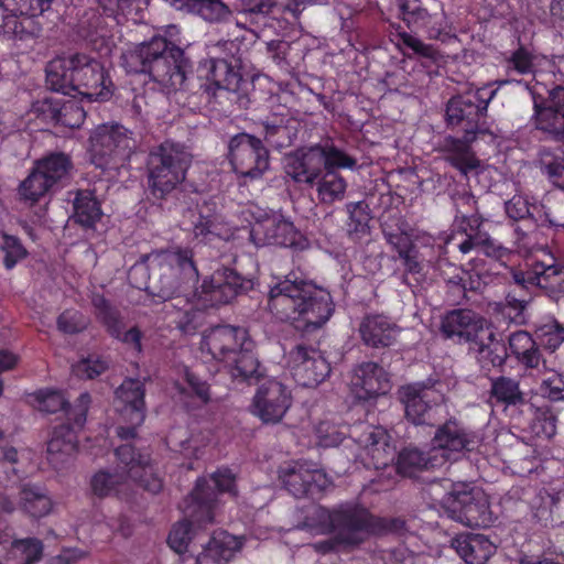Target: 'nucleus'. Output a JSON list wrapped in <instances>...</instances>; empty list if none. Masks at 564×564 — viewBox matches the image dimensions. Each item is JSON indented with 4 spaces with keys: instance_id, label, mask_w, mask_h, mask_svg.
Returning <instances> with one entry per match:
<instances>
[{
    "instance_id": "obj_1",
    "label": "nucleus",
    "mask_w": 564,
    "mask_h": 564,
    "mask_svg": "<svg viewBox=\"0 0 564 564\" xmlns=\"http://www.w3.org/2000/svg\"><path fill=\"white\" fill-rule=\"evenodd\" d=\"M194 254L189 248H174L154 250L142 256V261L150 270L159 271V290L155 295L171 303L173 307L184 302L183 317L178 321L183 332L197 328L196 318L202 308L218 307L229 304L238 295L252 289V281L246 279L236 270L221 267L203 280L199 290L195 289L196 304L189 302L188 295L198 282L199 273L194 262Z\"/></svg>"
},
{
    "instance_id": "obj_2",
    "label": "nucleus",
    "mask_w": 564,
    "mask_h": 564,
    "mask_svg": "<svg viewBox=\"0 0 564 564\" xmlns=\"http://www.w3.org/2000/svg\"><path fill=\"white\" fill-rule=\"evenodd\" d=\"M267 308L276 322L311 330L326 324L335 311V303L329 291L290 272L276 278L269 286Z\"/></svg>"
},
{
    "instance_id": "obj_3",
    "label": "nucleus",
    "mask_w": 564,
    "mask_h": 564,
    "mask_svg": "<svg viewBox=\"0 0 564 564\" xmlns=\"http://www.w3.org/2000/svg\"><path fill=\"white\" fill-rule=\"evenodd\" d=\"M219 494L237 496L236 475L229 468H218L209 478H198L194 489L184 500V519L172 527L167 536V544L180 555L181 563L193 557L186 554L193 539V528L203 529L214 522Z\"/></svg>"
},
{
    "instance_id": "obj_4",
    "label": "nucleus",
    "mask_w": 564,
    "mask_h": 564,
    "mask_svg": "<svg viewBox=\"0 0 564 564\" xmlns=\"http://www.w3.org/2000/svg\"><path fill=\"white\" fill-rule=\"evenodd\" d=\"M121 58L127 73L148 74L166 94L184 88L191 67L184 51L163 36H153L123 53Z\"/></svg>"
},
{
    "instance_id": "obj_5",
    "label": "nucleus",
    "mask_w": 564,
    "mask_h": 564,
    "mask_svg": "<svg viewBox=\"0 0 564 564\" xmlns=\"http://www.w3.org/2000/svg\"><path fill=\"white\" fill-rule=\"evenodd\" d=\"M46 85L63 95L77 93L89 101H105L112 94V82L101 63L80 53L51 61L46 66Z\"/></svg>"
},
{
    "instance_id": "obj_6",
    "label": "nucleus",
    "mask_w": 564,
    "mask_h": 564,
    "mask_svg": "<svg viewBox=\"0 0 564 564\" xmlns=\"http://www.w3.org/2000/svg\"><path fill=\"white\" fill-rule=\"evenodd\" d=\"M34 399L40 411L65 414L66 422L53 429L47 442V460L54 466L64 465L78 451V432L86 423L91 397L83 392L72 405L62 391L43 389L34 393Z\"/></svg>"
},
{
    "instance_id": "obj_7",
    "label": "nucleus",
    "mask_w": 564,
    "mask_h": 564,
    "mask_svg": "<svg viewBox=\"0 0 564 564\" xmlns=\"http://www.w3.org/2000/svg\"><path fill=\"white\" fill-rule=\"evenodd\" d=\"M192 154L182 143L165 140L147 156V191L155 202L167 200L182 186L192 165Z\"/></svg>"
},
{
    "instance_id": "obj_8",
    "label": "nucleus",
    "mask_w": 564,
    "mask_h": 564,
    "mask_svg": "<svg viewBox=\"0 0 564 564\" xmlns=\"http://www.w3.org/2000/svg\"><path fill=\"white\" fill-rule=\"evenodd\" d=\"M328 531L338 532L344 538H352L356 546L362 543L360 533L384 535L401 533L405 521L401 518H386L372 514L359 505H341L327 511Z\"/></svg>"
},
{
    "instance_id": "obj_9",
    "label": "nucleus",
    "mask_w": 564,
    "mask_h": 564,
    "mask_svg": "<svg viewBox=\"0 0 564 564\" xmlns=\"http://www.w3.org/2000/svg\"><path fill=\"white\" fill-rule=\"evenodd\" d=\"M498 89H490V84L476 90L452 96L446 104L445 120L448 128L463 131L468 139H476L484 133L487 124V111Z\"/></svg>"
},
{
    "instance_id": "obj_10",
    "label": "nucleus",
    "mask_w": 564,
    "mask_h": 564,
    "mask_svg": "<svg viewBox=\"0 0 564 564\" xmlns=\"http://www.w3.org/2000/svg\"><path fill=\"white\" fill-rule=\"evenodd\" d=\"M132 132L119 123L98 126L89 138L90 162L102 171L124 167L134 151Z\"/></svg>"
},
{
    "instance_id": "obj_11",
    "label": "nucleus",
    "mask_w": 564,
    "mask_h": 564,
    "mask_svg": "<svg viewBox=\"0 0 564 564\" xmlns=\"http://www.w3.org/2000/svg\"><path fill=\"white\" fill-rule=\"evenodd\" d=\"M448 518L469 528H487L494 523L488 497L478 489L453 490L442 499Z\"/></svg>"
},
{
    "instance_id": "obj_12",
    "label": "nucleus",
    "mask_w": 564,
    "mask_h": 564,
    "mask_svg": "<svg viewBox=\"0 0 564 564\" xmlns=\"http://www.w3.org/2000/svg\"><path fill=\"white\" fill-rule=\"evenodd\" d=\"M321 0H242L240 15L245 22L254 25L253 32L261 28H273V22L291 24L295 22L306 4Z\"/></svg>"
},
{
    "instance_id": "obj_13",
    "label": "nucleus",
    "mask_w": 564,
    "mask_h": 564,
    "mask_svg": "<svg viewBox=\"0 0 564 564\" xmlns=\"http://www.w3.org/2000/svg\"><path fill=\"white\" fill-rule=\"evenodd\" d=\"M228 160L236 174L250 180L262 177L270 165L269 151L261 139L247 132L231 137Z\"/></svg>"
},
{
    "instance_id": "obj_14",
    "label": "nucleus",
    "mask_w": 564,
    "mask_h": 564,
    "mask_svg": "<svg viewBox=\"0 0 564 564\" xmlns=\"http://www.w3.org/2000/svg\"><path fill=\"white\" fill-rule=\"evenodd\" d=\"M399 18L412 33H421L425 39L443 44L457 39L452 22L444 12L430 13L427 9L410 0H398Z\"/></svg>"
},
{
    "instance_id": "obj_15",
    "label": "nucleus",
    "mask_w": 564,
    "mask_h": 564,
    "mask_svg": "<svg viewBox=\"0 0 564 564\" xmlns=\"http://www.w3.org/2000/svg\"><path fill=\"white\" fill-rule=\"evenodd\" d=\"M243 231L257 248L279 246L303 250L307 246V239L295 228L293 223L268 214L256 218L251 227L245 228Z\"/></svg>"
},
{
    "instance_id": "obj_16",
    "label": "nucleus",
    "mask_w": 564,
    "mask_h": 564,
    "mask_svg": "<svg viewBox=\"0 0 564 564\" xmlns=\"http://www.w3.org/2000/svg\"><path fill=\"white\" fill-rule=\"evenodd\" d=\"M200 80L198 90L205 96L206 102L217 101L225 94L238 93L243 83L242 76L223 58H209L197 68Z\"/></svg>"
},
{
    "instance_id": "obj_17",
    "label": "nucleus",
    "mask_w": 564,
    "mask_h": 564,
    "mask_svg": "<svg viewBox=\"0 0 564 564\" xmlns=\"http://www.w3.org/2000/svg\"><path fill=\"white\" fill-rule=\"evenodd\" d=\"M279 479L295 498H322L330 481L325 473L306 463L292 462L279 468Z\"/></svg>"
},
{
    "instance_id": "obj_18",
    "label": "nucleus",
    "mask_w": 564,
    "mask_h": 564,
    "mask_svg": "<svg viewBox=\"0 0 564 564\" xmlns=\"http://www.w3.org/2000/svg\"><path fill=\"white\" fill-rule=\"evenodd\" d=\"M145 388L138 379L127 378L116 390V398L121 403L120 415L128 423L117 427V435L122 441H131L137 437V429L145 420Z\"/></svg>"
},
{
    "instance_id": "obj_19",
    "label": "nucleus",
    "mask_w": 564,
    "mask_h": 564,
    "mask_svg": "<svg viewBox=\"0 0 564 564\" xmlns=\"http://www.w3.org/2000/svg\"><path fill=\"white\" fill-rule=\"evenodd\" d=\"M491 325L476 312L467 308H455L447 312L441 321V334L459 345H473L489 334Z\"/></svg>"
},
{
    "instance_id": "obj_20",
    "label": "nucleus",
    "mask_w": 564,
    "mask_h": 564,
    "mask_svg": "<svg viewBox=\"0 0 564 564\" xmlns=\"http://www.w3.org/2000/svg\"><path fill=\"white\" fill-rule=\"evenodd\" d=\"M91 304L96 319L102 325L107 334L139 356L143 351L142 330L138 326L126 329L121 312L102 294H95Z\"/></svg>"
},
{
    "instance_id": "obj_21",
    "label": "nucleus",
    "mask_w": 564,
    "mask_h": 564,
    "mask_svg": "<svg viewBox=\"0 0 564 564\" xmlns=\"http://www.w3.org/2000/svg\"><path fill=\"white\" fill-rule=\"evenodd\" d=\"M290 367L293 379L299 386L314 388L330 373V365L319 349L304 344L296 345L290 351Z\"/></svg>"
},
{
    "instance_id": "obj_22",
    "label": "nucleus",
    "mask_w": 564,
    "mask_h": 564,
    "mask_svg": "<svg viewBox=\"0 0 564 564\" xmlns=\"http://www.w3.org/2000/svg\"><path fill=\"white\" fill-rule=\"evenodd\" d=\"M519 292L531 289L545 290L550 296L564 294V264L552 259V263L535 261L527 270L512 273Z\"/></svg>"
},
{
    "instance_id": "obj_23",
    "label": "nucleus",
    "mask_w": 564,
    "mask_h": 564,
    "mask_svg": "<svg viewBox=\"0 0 564 564\" xmlns=\"http://www.w3.org/2000/svg\"><path fill=\"white\" fill-rule=\"evenodd\" d=\"M292 405V394L286 386L271 379L261 383L252 400V413L263 423H279Z\"/></svg>"
},
{
    "instance_id": "obj_24",
    "label": "nucleus",
    "mask_w": 564,
    "mask_h": 564,
    "mask_svg": "<svg viewBox=\"0 0 564 564\" xmlns=\"http://www.w3.org/2000/svg\"><path fill=\"white\" fill-rule=\"evenodd\" d=\"M249 333L245 327L218 325L205 332L202 336L199 349L207 360L228 362L237 355L241 341H246Z\"/></svg>"
},
{
    "instance_id": "obj_25",
    "label": "nucleus",
    "mask_w": 564,
    "mask_h": 564,
    "mask_svg": "<svg viewBox=\"0 0 564 564\" xmlns=\"http://www.w3.org/2000/svg\"><path fill=\"white\" fill-rule=\"evenodd\" d=\"M47 97L32 105V111L37 118L55 127L67 129L79 128L86 117V112L78 100L74 98Z\"/></svg>"
},
{
    "instance_id": "obj_26",
    "label": "nucleus",
    "mask_w": 564,
    "mask_h": 564,
    "mask_svg": "<svg viewBox=\"0 0 564 564\" xmlns=\"http://www.w3.org/2000/svg\"><path fill=\"white\" fill-rule=\"evenodd\" d=\"M115 455L122 464V469L127 473L128 478L152 494L162 490L163 481L153 473L150 453L138 451L127 443L117 447Z\"/></svg>"
},
{
    "instance_id": "obj_27",
    "label": "nucleus",
    "mask_w": 564,
    "mask_h": 564,
    "mask_svg": "<svg viewBox=\"0 0 564 564\" xmlns=\"http://www.w3.org/2000/svg\"><path fill=\"white\" fill-rule=\"evenodd\" d=\"M480 442V435L456 417H449L440 424L432 438L433 451L442 449L455 454L473 452Z\"/></svg>"
},
{
    "instance_id": "obj_28",
    "label": "nucleus",
    "mask_w": 564,
    "mask_h": 564,
    "mask_svg": "<svg viewBox=\"0 0 564 564\" xmlns=\"http://www.w3.org/2000/svg\"><path fill=\"white\" fill-rule=\"evenodd\" d=\"M405 417L414 425H434L440 404L435 392L423 386H406L401 390Z\"/></svg>"
},
{
    "instance_id": "obj_29",
    "label": "nucleus",
    "mask_w": 564,
    "mask_h": 564,
    "mask_svg": "<svg viewBox=\"0 0 564 564\" xmlns=\"http://www.w3.org/2000/svg\"><path fill=\"white\" fill-rule=\"evenodd\" d=\"M389 389L388 373L379 364L367 361L354 369L350 379V391L356 400L369 402L386 394Z\"/></svg>"
},
{
    "instance_id": "obj_30",
    "label": "nucleus",
    "mask_w": 564,
    "mask_h": 564,
    "mask_svg": "<svg viewBox=\"0 0 564 564\" xmlns=\"http://www.w3.org/2000/svg\"><path fill=\"white\" fill-rule=\"evenodd\" d=\"M321 160L316 147L299 149L283 158V171L297 186L314 187L323 172Z\"/></svg>"
},
{
    "instance_id": "obj_31",
    "label": "nucleus",
    "mask_w": 564,
    "mask_h": 564,
    "mask_svg": "<svg viewBox=\"0 0 564 564\" xmlns=\"http://www.w3.org/2000/svg\"><path fill=\"white\" fill-rule=\"evenodd\" d=\"M552 99L551 91L547 97L533 94L534 126L549 139L564 142V107Z\"/></svg>"
},
{
    "instance_id": "obj_32",
    "label": "nucleus",
    "mask_w": 564,
    "mask_h": 564,
    "mask_svg": "<svg viewBox=\"0 0 564 564\" xmlns=\"http://www.w3.org/2000/svg\"><path fill=\"white\" fill-rule=\"evenodd\" d=\"M446 243L457 248L463 254L476 251L477 254L492 258L502 264H506L511 256V251L496 240L491 238L482 240L478 235L467 234L466 229L453 232Z\"/></svg>"
},
{
    "instance_id": "obj_33",
    "label": "nucleus",
    "mask_w": 564,
    "mask_h": 564,
    "mask_svg": "<svg viewBox=\"0 0 564 564\" xmlns=\"http://www.w3.org/2000/svg\"><path fill=\"white\" fill-rule=\"evenodd\" d=\"M507 354L524 370L539 369L544 364L536 339L527 330H516L507 337Z\"/></svg>"
},
{
    "instance_id": "obj_34",
    "label": "nucleus",
    "mask_w": 564,
    "mask_h": 564,
    "mask_svg": "<svg viewBox=\"0 0 564 564\" xmlns=\"http://www.w3.org/2000/svg\"><path fill=\"white\" fill-rule=\"evenodd\" d=\"M242 546L240 540L227 531L214 532L194 564H228Z\"/></svg>"
},
{
    "instance_id": "obj_35",
    "label": "nucleus",
    "mask_w": 564,
    "mask_h": 564,
    "mask_svg": "<svg viewBox=\"0 0 564 564\" xmlns=\"http://www.w3.org/2000/svg\"><path fill=\"white\" fill-rule=\"evenodd\" d=\"M359 333L365 345L372 348H384L395 341L398 327L388 316L371 314L361 321Z\"/></svg>"
},
{
    "instance_id": "obj_36",
    "label": "nucleus",
    "mask_w": 564,
    "mask_h": 564,
    "mask_svg": "<svg viewBox=\"0 0 564 564\" xmlns=\"http://www.w3.org/2000/svg\"><path fill=\"white\" fill-rule=\"evenodd\" d=\"M452 547L466 564H486L496 552L495 544L485 535L463 533L452 540Z\"/></svg>"
},
{
    "instance_id": "obj_37",
    "label": "nucleus",
    "mask_w": 564,
    "mask_h": 564,
    "mask_svg": "<svg viewBox=\"0 0 564 564\" xmlns=\"http://www.w3.org/2000/svg\"><path fill=\"white\" fill-rule=\"evenodd\" d=\"M253 349L254 341L249 336L246 341L240 343L237 355L229 359V362L234 364L230 373L235 380L252 384L263 377V370Z\"/></svg>"
},
{
    "instance_id": "obj_38",
    "label": "nucleus",
    "mask_w": 564,
    "mask_h": 564,
    "mask_svg": "<svg viewBox=\"0 0 564 564\" xmlns=\"http://www.w3.org/2000/svg\"><path fill=\"white\" fill-rule=\"evenodd\" d=\"M475 139L466 137L456 138L447 135L443 140V151L446 153V161L463 175L479 166V160L471 150V143Z\"/></svg>"
},
{
    "instance_id": "obj_39",
    "label": "nucleus",
    "mask_w": 564,
    "mask_h": 564,
    "mask_svg": "<svg viewBox=\"0 0 564 564\" xmlns=\"http://www.w3.org/2000/svg\"><path fill=\"white\" fill-rule=\"evenodd\" d=\"M172 8L184 13H192L208 22L227 21L231 11L221 0H164Z\"/></svg>"
},
{
    "instance_id": "obj_40",
    "label": "nucleus",
    "mask_w": 564,
    "mask_h": 564,
    "mask_svg": "<svg viewBox=\"0 0 564 564\" xmlns=\"http://www.w3.org/2000/svg\"><path fill=\"white\" fill-rule=\"evenodd\" d=\"M469 350L475 352L476 359L484 372H490L495 368H502L508 358L506 346L496 340L492 327L489 334L482 339L469 346Z\"/></svg>"
},
{
    "instance_id": "obj_41",
    "label": "nucleus",
    "mask_w": 564,
    "mask_h": 564,
    "mask_svg": "<svg viewBox=\"0 0 564 564\" xmlns=\"http://www.w3.org/2000/svg\"><path fill=\"white\" fill-rule=\"evenodd\" d=\"M489 399L492 404L505 408L527 404L525 393L520 388V381L507 376L490 379Z\"/></svg>"
},
{
    "instance_id": "obj_42",
    "label": "nucleus",
    "mask_w": 564,
    "mask_h": 564,
    "mask_svg": "<svg viewBox=\"0 0 564 564\" xmlns=\"http://www.w3.org/2000/svg\"><path fill=\"white\" fill-rule=\"evenodd\" d=\"M34 164L57 191L65 185L74 169L72 158L64 152H50L35 160Z\"/></svg>"
},
{
    "instance_id": "obj_43",
    "label": "nucleus",
    "mask_w": 564,
    "mask_h": 564,
    "mask_svg": "<svg viewBox=\"0 0 564 564\" xmlns=\"http://www.w3.org/2000/svg\"><path fill=\"white\" fill-rule=\"evenodd\" d=\"M73 218L75 223L85 230H95L97 223H99L102 217L101 204L96 197L95 192L78 189L73 202Z\"/></svg>"
},
{
    "instance_id": "obj_44",
    "label": "nucleus",
    "mask_w": 564,
    "mask_h": 564,
    "mask_svg": "<svg viewBox=\"0 0 564 564\" xmlns=\"http://www.w3.org/2000/svg\"><path fill=\"white\" fill-rule=\"evenodd\" d=\"M433 452H423L411 446L404 447L397 456L395 470L404 477H415L420 471L432 469L440 464Z\"/></svg>"
},
{
    "instance_id": "obj_45",
    "label": "nucleus",
    "mask_w": 564,
    "mask_h": 564,
    "mask_svg": "<svg viewBox=\"0 0 564 564\" xmlns=\"http://www.w3.org/2000/svg\"><path fill=\"white\" fill-rule=\"evenodd\" d=\"M390 35L395 39L398 50L405 56L411 57L406 51L420 58L435 63L438 58V51L432 44L423 42L415 34L409 33L399 23H390Z\"/></svg>"
},
{
    "instance_id": "obj_46",
    "label": "nucleus",
    "mask_w": 564,
    "mask_h": 564,
    "mask_svg": "<svg viewBox=\"0 0 564 564\" xmlns=\"http://www.w3.org/2000/svg\"><path fill=\"white\" fill-rule=\"evenodd\" d=\"M536 166L550 183L564 189V149L561 145H542L536 153Z\"/></svg>"
},
{
    "instance_id": "obj_47",
    "label": "nucleus",
    "mask_w": 564,
    "mask_h": 564,
    "mask_svg": "<svg viewBox=\"0 0 564 564\" xmlns=\"http://www.w3.org/2000/svg\"><path fill=\"white\" fill-rule=\"evenodd\" d=\"M366 452L375 469H383L395 459L394 447L389 442V435L380 427L368 433Z\"/></svg>"
},
{
    "instance_id": "obj_48",
    "label": "nucleus",
    "mask_w": 564,
    "mask_h": 564,
    "mask_svg": "<svg viewBox=\"0 0 564 564\" xmlns=\"http://www.w3.org/2000/svg\"><path fill=\"white\" fill-rule=\"evenodd\" d=\"M22 510L34 519L47 516L53 509V501L47 490L34 484H25L20 490Z\"/></svg>"
},
{
    "instance_id": "obj_49",
    "label": "nucleus",
    "mask_w": 564,
    "mask_h": 564,
    "mask_svg": "<svg viewBox=\"0 0 564 564\" xmlns=\"http://www.w3.org/2000/svg\"><path fill=\"white\" fill-rule=\"evenodd\" d=\"M56 191L34 163L29 175L20 183L18 188L21 200L29 203L31 206Z\"/></svg>"
},
{
    "instance_id": "obj_50",
    "label": "nucleus",
    "mask_w": 564,
    "mask_h": 564,
    "mask_svg": "<svg viewBox=\"0 0 564 564\" xmlns=\"http://www.w3.org/2000/svg\"><path fill=\"white\" fill-rule=\"evenodd\" d=\"M11 14L3 15V32L14 39L25 41L39 37L42 34V25L36 20L37 17L20 15L13 11Z\"/></svg>"
},
{
    "instance_id": "obj_51",
    "label": "nucleus",
    "mask_w": 564,
    "mask_h": 564,
    "mask_svg": "<svg viewBox=\"0 0 564 564\" xmlns=\"http://www.w3.org/2000/svg\"><path fill=\"white\" fill-rule=\"evenodd\" d=\"M314 186L318 202L323 205H332L345 197L347 181L337 171H324Z\"/></svg>"
},
{
    "instance_id": "obj_52",
    "label": "nucleus",
    "mask_w": 564,
    "mask_h": 564,
    "mask_svg": "<svg viewBox=\"0 0 564 564\" xmlns=\"http://www.w3.org/2000/svg\"><path fill=\"white\" fill-rule=\"evenodd\" d=\"M318 150V156L322 158V169L324 171H337L340 169L355 170L357 159L336 147L334 143L315 145Z\"/></svg>"
},
{
    "instance_id": "obj_53",
    "label": "nucleus",
    "mask_w": 564,
    "mask_h": 564,
    "mask_svg": "<svg viewBox=\"0 0 564 564\" xmlns=\"http://www.w3.org/2000/svg\"><path fill=\"white\" fill-rule=\"evenodd\" d=\"M349 220L347 231L351 239H360L369 234L371 219L369 205L365 200L348 203L346 205Z\"/></svg>"
},
{
    "instance_id": "obj_54",
    "label": "nucleus",
    "mask_w": 564,
    "mask_h": 564,
    "mask_svg": "<svg viewBox=\"0 0 564 564\" xmlns=\"http://www.w3.org/2000/svg\"><path fill=\"white\" fill-rule=\"evenodd\" d=\"M104 22L102 17L96 11L86 13L85 19L79 21L78 34L94 48H100L108 37V31Z\"/></svg>"
},
{
    "instance_id": "obj_55",
    "label": "nucleus",
    "mask_w": 564,
    "mask_h": 564,
    "mask_svg": "<svg viewBox=\"0 0 564 564\" xmlns=\"http://www.w3.org/2000/svg\"><path fill=\"white\" fill-rule=\"evenodd\" d=\"M124 485L123 476L107 470H98L90 478L91 494L97 498L116 496Z\"/></svg>"
},
{
    "instance_id": "obj_56",
    "label": "nucleus",
    "mask_w": 564,
    "mask_h": 564,
    "mask_svg": "<svg viewBox=\"0 0 564 564\" xmlns=\"http://www.w3.org/2000/svg\"><path fill=\"white\" fill-rule=\"evenodd\" d=\"M534 334L539 347L550 352H554L564 343V326L554 318L538 326Z\"/></svg>"
},
{
    "instance_id": "obj_57",
    "label": "nucleus",
    "mask_w": 564,
    "mask_h": 564,
    "mask_svg": "<svg viewBox=\"0 0 564 564\" xmlns=\"http://www.w3.org/2000/svg\"><path fill=\"white\" fill-rule=\"evenodd\" d=\"M557 417L549 405L534 408L532 431L540 437L551 438L556 434Z\"/></svg>"
},
{
    "instance_id": "obj_58",
    "label": "nucleus",
    "mask_w": 564,
    "mask_h": 564,
    "mask_svg": "<svg viewBox=\"0 0 564 564\" xmlns=\"http://www.w3.org/2000/svg\"><path fill=\"white\" fill-rule=\"evenodd\" d=\"M1 239L0 249L3 252V265L7 270H12L28 257V250L17 236L3 232Z\"/></svg>"
},
{
    "instance_id": "obj_59",
    "label": "nucleus",
    "mask_w": 564,
    "mask_h": 564,
    "mask_svg": "<svg viewBox=\"0 0 564 564\" xmlns=\"http://www.w3.org/2000/svg\"><path fill=\"white\" fill-rule=\"evenodd\" d=\"M506 68L508 73L516 72L519 75H529L534 69V55L524 45H519L506 58Z\"/></svg>"
},
{
    "instance_id": "obj_60",
    "label": "nucleus",
    "mask_w": 564,
    "mask_h": 564,
    "mask_svg": "<svg viewBox=\"0 0 564 564\" xmlns=\"http://www.w3.org/2000/svg\"><path fill=\"white\" fill-rule=\"evenodd\" d=\"M108 369V362L100 356L89 355L73 366V372L80 379H95Z\"/></svg>"
},
{
    "instance_id": "obj_61",
    "label": "nucleus",
    "mask_w": 564,
    "mask_h": 564,
    "mask_svg": "<svg viewBox=\"0 0 564 564\" xmlns=\"http://www.w3.org/2000/svg\"><path fill=\"white\" fill-rule=\"evenodd\" d=\"M12 546L21 552L24 564H36L43 557L44 544L37 538L15 539Z\"/></svg>"
},
{
    "instance_id": "obj_62",
    "label": "nucleus",
    "mask_w": 564,
    "mask_h": 564,
    "mask_svg": "<svg viewBox=\"0 0 564 564\" xmlns=\"http://www.w3.org/2000/svg\"><path fill=\"white\" fill-rule=\"evenodd\" d=\"M59 332L74 335L83 332L87 327V321L84 314L76 310H65L56 321Z\"/></svg>"
},
{
    "instance_id": "obj_63",
    "label": "nucleus",
    "mask_w": 564,
    "mask_h": 564,
    "mask_svg": "<svg viewBox=\"0 0 564 564\" xmlns=\"http://www.w3.org/2000/svg\"><path fill=\"white\" fill-rule=\"evenodd\" d=\"M505 210L509 219L518 221H528L534 218L531 212V204L528 197L522 195H513L505 203Z\"/></svg>"
},
{
    "instance_id": "obj_64",
    "label": "nucleus",
    "mask_w": 564,
    "mask_h": 564,
    "mask_svg": "<svg viewBox=\"0 0 564 564\" xmlns=\"http://www.w3.org/2000/svg\"><path fill=\"white\" fill-rule=\"evenodd\" d=\"M540 392L550 401H564V373L549 372L540 384Z\"/></svg>"
}]
</instances>
